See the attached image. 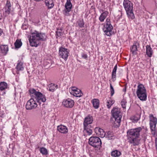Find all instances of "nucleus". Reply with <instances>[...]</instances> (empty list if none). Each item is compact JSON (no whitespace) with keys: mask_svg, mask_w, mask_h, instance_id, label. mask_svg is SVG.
<instances>
[{"mask_svg":"<svg viewBox=\"0 0 157 157\" xmlns=\"http://www.w3.org/2000/svg\"><path fill=\"white\" fill-rule=\"evenodd\" d=\"M36 101L32 98L27 102L25 105L26 109L28 110L35 109L37 106V104Z\"/></svg>","mask_w":157,"mask_h":157,"instance_id":"7","label":"nucleus"},{"mask_svg":"<svg viewBox=\"0 0 157 157\" xmlns=\"http://www.w3.org/2000/svg\"><path fill=\"white\" fill-rule=\"evenodd\" d=\"M74 105V101L70 98L64 100L62 102V105L67 108H72Z\"/></svg>","mask_w":157,"mask_h":157,"instance_id":"12","label":"nucleus"},{"mask_svg":"<svg viewBox=\"0 0 157 157\" xmlns=\"http://www.w3.org/2000/svg\"><path fill=\"white\" fill-rule=\"evenodd\" d=\"M140 116L139 114H136L130 117V119L133 123L137 122L140 119Z\"/></svg>","mask_w":157,"mask_h":157,"instance_id":"26","label":"nucleus"},{"mask_svg":"<svg viewBox=\"0 0 157 157\" xmlns=\"http://www.w3.org/2000/svg\"><path fill=\"white\" fill-rule=\"evenodd\" d=\"M58 131L60 132L63 134H66L68 132L67 128L65 126L60 125L57 127Z\"/></svg>","mask_w":157,"mask_h":157,"instance_id":"15","label":"nucleus"},{"mask_svg":"<svg viewBox=\"0 0 157 157\" xmlns=\"http://www.w3.org/2000/svg\"><path fill=\"white\" fill-rule=\"evenodd\" d=\"M69 53L67 49L63 47L59 48V56L60 57L63 59L65 60H67L68 56Z\"/></svg>","mask_w":157,"mask_h":157,"instance_id":"9","label":"nucleus"},{"mask_svg":"<svg viewBox=\"0 0 157 157\" xmlns=\"http://www.w3.org/2000/svg\"><path fill=\"white\" fill-rule=\"evenodd\" d=\"M136 94L137 97L141 101H145L147 99V93L146 89L142 84L139 83L137 86Z\"/></svg>","mask_w":157,"mask_h":157,"instance_id":"3","label":"nucleus"},{"mask_svg":"<svg viewBox=\"0 0 157 157\" xmlns=\"http://www.w3.org/2000/svg\"><path fill=\"white\" fill-rule=\"evenodd\" d=\"M110 90L111 92V96H113L114 93V91L113 86H112L111 84H110Z\"/></svg>","mask_w":157,"mask_h":157,"instance_id":"42","label":"nucleus"},{"mask_svg":"<svg viewBox=\"0 0 157 157\" xmlns=\"http://www.w3.org/2000/svg\"><path fill=\"white\" fill-rule=\"evenodd\" d=\"M128 17L130 20L135 19V16L133 13V10L126 12Z\"/></svg>","mask_w":157,"mask_h":157,"instance_id":"27","label":"nucleus"},{"mask_svg":"<svg viewBox=\"0 0 157 157\" xmlns=\"http://www.w3.org/2000/svg\"><path fill=\"white\" fill-rule=\"evenodd\" d=\"M71 94L76 97H80L83 94L81 90L78 89L75 92L72 91L71 93Z\"/></svg>","mask_w":157,"mask_h":157,"instance_id":"25","label":"nucleus"},{"mask_svg":"<svg viewBox=\"0 0 157 157\" xmlns=\"http://www.w3.org/2000/svg\"><path fill=\"white\" fill-rule=\"evenodd\" d=\"M139 47V43L137 41L134 42L133 45L130 48L131 51L133 55L137 54V48Z\"/></svg>","mask_w":157,"mask_h":157,"instance_id":"13","label":"nucleus"},{"mask_svg":"<svg viewBox=\"0 0 157 157\" xmlns=\"http://www.w3.org/2000/svg\"><path fill=\"white\" fill-rule=\"evenodd\" d=\"M63 35V32L61 29H57V31H56V37L58 38L60 37L61 36Z\"/></svg>","mask_w":157,"mask_h":157,"instance_id":"38","label":"nucleus"},{"mask_svg":"<svg viewBox=\"0 0 157 157\" xmlns=\"http://www.w3.org/2000/svg\"><path fill=\"white\" fill-rule=\"evenodd\" d=\"M0 51L1 52L6 55L8 51V47L7 45H2L0 46Z\"/></svg>","mask_w":157,"mask_h":157,"instance_id":"19","label":"nucleus"},{"mask_svg":"<svg viewBox=\"0 0 157 157\" xmlns=\"http://www.w3.org/2000/svg\"><path fill=\"white\" fill-rule=\"evenodd\" d=\"M14 45L16 48H20L22 45V43L21 39H17L14 43Z\"/></svg>","mask_w":157,"mask_h":157,"instance_id":"32","label":"nucleus"},{"mask_svg":"<svg viewBox=\"0 0 157 157\" xmlns=\"http://www.w3.org/2000/svg\"><path fill=\"white\" fill-rule=\"evenodd\" d=\"M71 11V10H66L65 9L63 10V13L65 15L68 16L70 15L69 12Z\"/></svg>","mask_w":157,"mask_h":157,"instance_id":"40","label":"nucleus"},{"mask_svg":"<svg viewBox=\"0 0 157 157\" xmlns=\"http://www.w3.org/2000/svg\"><path fill=\"white\" fill-rule=\"evenodd\" d=\"M2 32L3 31L1 29H0V36L2 35Z\"/></svg>","mask_w":157,"mask_h":157,"instance_id":"46","label":"nucleus"},{"mask_svg":"<svg viewBox=\"0 0 157 157\" xmlns=\"http://www.w3.org/2000/svg\"><path fill=\"white\" fill-rule=\"evenodd\" d=\"M123 6L126 12L133 10V4L128 0H124Z\"/></svg>","mask_w":157,"mask_h":157,"instance_id":"11","label":"nucleus"},{"mask_svg":"<svg viewBox=\"0 0 157 157\" xmlns=\"http://www.w3.org/2000/svg\"><path fill=\"white\" fill-rule=\"evenodd\" d=\"M89 144L97 149H100L101 147V142L98 137L92 136L89 139Z\"/></svg>","mask_w":157,"mask_h":157,"instance_id":"6","label":"nucleus"},{"mask_svg":"<svg viewBox=\"0 0 157 157\" xmlns=\"http://www.w3.org/2000/svg\"><path fill=\"white\" fill-rule=\"evenodd\" d=\"M29 91L32 98L36 101L40 97H41V96L43 94L40 92L34 89H30Z\"/></svg>","mask_w":157,"mask_h":157,"instance_id":"8","label":"nucleus"},{"mask_svg":"<svg viewBox=\"0 0 157 157\" xmlns=\"http://www.w3.org/2000/svg\"><path fill=\"white\" fill-rule=\"evenodd\" d=\"M114 101L111 98H109V99L107 100V108H110L111 106L114 104Z\"/></svg>","mask_w":157,"mask_h":157,"instance_id":"35","label":"nucleus"},{"mask_svg":"<svg viewBox=\"0 0 157 157\" xmlns=\"http://www.w3.org/2000/svg\"><path fill=\"white\" fill-rule=\"evenodd\" d=\"M111 113L114 119V122L115 127H118L120 125L122 117L121 113L120 108L117 107L113 108Z\"/></svg>","mask_w":157,"mask_h":157,"instance_id":"4","label":"nucleus"},{"mask_svg":"<svg viewBox=\"0 0 157 157\" xmlns=\"http://www.w3.org/2000/svg\"><path fill=\"white\" fill-rule=\"evenodd\" d=\"M11 5L10 1L7 0L5 7L3 8L4 12L7 14H9L10 13Z\"/></svg>","mask_w":157,"mask_h":157,"instance_id":"16","label":"nucleus"},{"mask_svg":"<svg viewBox=\"0 0 157 157\" xmlns=\"http://www.w3.org/2000/svg\"><path fill=\"white\" fill-rule=\"evenodd\" d=\"M40 152L44 155H46L48 154L47 150L44 147L40 148Z\"/></svg>","mask_w":157,"mask_h":157,"instance_id":"37","label":"nucleus"},{"mask_svg":"<svg viewBox=\"0 0 157 157\" xmlns=\"http://www.w3.org/2000/svg\"><path fill=\"white\" fill-rule=\"evenodd\" d=\"M113 27L111 24L110 19L107 18L106 20V24L103 28L105 34L109 36H111L113 34L112 30Z\"/></svg>","mask_w":157,"mask_h":157,"instance_id":"5","label":"nucleus"},{"mask_svg":"<svg viewBox=\"0 0 157 157\" xmlns=\"http://www.w3.org/2000/svg\"><path fill=\"white\" fill-rule=\"evenodd\" d=\"M17 74H18V72H17Z\"/></svg>","mask_w":157,"mask_h":157,"instance_id":"47","label":"nucleus"},{"mask_svg":"<svg viewBox=\"0 0 157 157\" xmlns=\"http://www.w3.org/2000/svg\"><path fill=\"white\" fill-rule=\"evenodd\" d=\"M78 26L81 28L83 27L84 22L83 21H79L78 22Z\"/></svg>","mask_w":157,"mask_h":157,"instance_id":"41","label":"nucleus"},{"mask_svg":"<svg viewBox=\"0 0 157 157\" xmlns=\"http://www.w3.org/2000/svg\"><path fill=\"white\" fill-rule=\"evenodd\" d=\"M41 97L39 98V99L37 101V102L39 103H41V102H44L46 100V98L45 95L42 94Z\"/></svg>","mask_w":157,"mask_h":157,"instance_id":"34","label":"nucleus"},{"mask_svg":"<svg viewBox=\"0 0 157 157\" xmlns=\"http://www.w3.org/2000/svg\"><path fill=\"white\" fill-rule=\"evenodd\" d=\"M72 5L71 0H67V2L65 5V9L71 10L72 8Z\"/></svg>","mask_w":157,"mask_h":157,"instance_id":"28","label":"nucleus"},{"mask_svg":"<svg viewBox=\"0 0 157 157\" xmlns=\"http://www.w3.org/2000/svg\"><path fill=\"white\" fill-rule=\"evenodd\" d=\"M90 126H84V131L88 135H90L92 133V131L90 128Z\"/></svg>","mask_w":157,"mask_h":157,"instance_id":"23","label":"nucleus"},{"mask_svg":"<svg viewBox=\"0 0 157 157\" xmlns=\"http://www.w3.org/2000/svg\"><path fill=\"white\" fill-rule=\"evenodd\" d=\"M93 118L90 116L89 115L85 118L83 123L84 126H88V124H91L93 121Z\"/></svg>","mask_w":157,"mask_h":157,"instance_id":"17","label":"nucleus"},{"mask_svg":"<svg viewBox=\"0 0 157 157\" xmlns=\"http://www.w3.org/2000/svg\"><path fill=\"white\" fill-rule=\"evenodd\" d=\"M146 52L147 56L149 57H151L153 53V51L151 48L150 46L147 45L146 46Z\"/></svg>","mask_w":157,"mask_h":157,"instance_id":"24","label":"nucleus"},{"mask_svg":"<svg viewBox=\"0 0 157 157\" xmlns=\"http://www.w3.org/2000/svg\"><path fill=\"white\" fill-rule=\"evenodd\" d=\"M82 57L83 59H87V55L85 53H82Z\"/></svg>","mask_w":157,"mask_h":157,"instance_id":"44","label":"nucleus"},{"mask_svg":"<svg viewBox=\"0 0 157 157\" xmlns=\"http://www.w3.org/2000/svg\"><path fill=\"white\" fill-rule=\"evenodd\" d=\"M91 102L94 107L96 109H97L99 107V101L98 99H94L92 100Z\"/></svg>","mask_w":157,"mask_h":157,"instance_id":"22","label":"nucleus"},{"mask_svg":"<svg viewBox=\"0 0 157 157\" xmlns=\"http://www.w3.org/2000/svg\"><path fill=\"white\" fill-rule=\"evenodd\" d=\"M121 155V152L117 150L113 151L111 152V155L113 157H119Z\"/></svg>","mask_w":157,"mask_h":157,"instance_id":"31","label":"nucleus"},{"mask_svg":"<svg viewBox=\"0 0 157 157\" xmlns=\"http://www.w3.org/2000/svg\"><path fill=\"white\" fill-rule=\"evenodd\" d=\"M155 147L157 151V139L156 138L155 139Z\"/></svg>","mask_w":157,"mask_h":157,"instance_id":"45","label":"nucleus"},{"mask_svg":"<svg viewBox=\"0 0 157 157\" xmlns=\"http://www.w3.org/2000/svg\"><path fill=\"white\" fill-rule=\"evenodd\" d=\"M117 69V65L116 64L113 70L112 73V79L113 81L116 80V71Z\"/></svg>","mask_w":157,"mask_h":157,"instance_id":"21","label":"nucleus"},{"mask_svg":"<svg viewBox=\"0 0 157 157\" xmlns=\"http://www.w3.org/2000/svg\"><path fill=\"white\" fill-rule=\"evenodd\" d=\"M16 69L17 71H22L24 70L23 63L21 62H18L16 67Z\"/></svg>","mask_w":157,"mask_h":157,"instance_id":"30","label":"nucleus"},{"mask_svg":"<svg viewBox=\"0 0 157 157\" xmlns=\"http://www.w3.org/2000/svg\"><path fill=\"white\" fill-rule=\"evenodd\" d=\"M57 88L58 86L57 85L51 83L47 87V89L50 91L53 92Z\"/></svg>","mask_w":157,"mask_h":157,"instance_id":"20","label":"nucleus"},{"mask_svg":"<svg viewBox=\"0 0 157 157\" xmlns=\"http://www.w3.org/2000/svg\"><path fill=\"white\" fill-rule=\"evenodd\" d=\"M142 130L140 127L128 130L127 132V137L128 142L134 146L138 145L140 144V138Z\"/></svg>","mask_w":157,"mask_h":157,"instance_id":"1","label":"nucleus"},{"mask_svg":"<svg viewBox=\"0 0 157 157\" xmlns=\"http://www.w3.org/2000/svg\"><path fill=\"white\" fill-rule=\"evenodd\" d=\"M46 5L48 8H51L54 6V2L52 0H46L45 1Z\"/></svg>","mask_w":157,"mask_h":157,"instance_id":"29","label":"nucleus"},{"mask_svg":"<svg viewBox=\"0 0 157 157\" xmlns=\"http://www.w3.org/2000/svg\"><path fill=\"white\" fill-rule=\"evenodd\" d=\"M150 126L151 131H154L155 130V127L157 122V119L153 116L152 114L149 115Z\"/></svg>","mask_w":157,"mask_h":157,"instance_id":"10","label":"nucleus"},{"mask_svg":"<svg viewBox=\"0 0 157 157\" xmlns=\"http://www.w3.org/2000/svg\"><path fill=\"white\" fill-rule=\"evenodd\" d=\"M78 89H77V88H76L75 87H72L71 88V90H70L71 94V93H72V91L75 92V91H76Z\"/></svg>","mask_w":157,"mask_h":157,"instance_id":"43","label":"nucleus"},{"mask_svg":"<svg viewBox=\"0 0 157 157\" xmlns=\"http://www.w3.org/2000/svg\"><path fill=\"white\" fill-rule=\"evenodd\" d=\"M106 138H107L109 140H112L114 138V136L112 132H108L106 135L105 134Z\"/></svg>","mask_w":157,"mask_h":157,"instance_id":"33","label":"nucleus"},{"mask_svg":"<svg viewBox=\"0 0 157 157\" xmlns=\"http://www.w3.org/2000/svg\"><path fill=\"white\" fill-rule=\"evenodd\" d=\"M94 130L96 134L101 138H103L105 136V133L102 129L99 127H96Z\"/></svg>","mask_w":157,"mask_h":157,"instance_id":"14","label":"nucleus"},{"mask_svg":"<svg viewBox=\"0 0 157 157\" xmlns=\"http://www.w3.org/2000/svg\"><path fill=\"white\" fill-rule=\"evenodd\" d=\"M109 13V12L107 11H105L102 12L99 17V21L101 22H103Z\"/></svg>","mask_w":157,"mask_h":157,"instance_id":"18","label":"nucleus"},{"mask_svg":"<svg viewBox=\"0 0 157 157\" xmlns=\"http://www.w3.org/2000/svg\"><path fill=\"white\" fill-rule=\"evenodd\" d=\"M126 101L124 99H123L121 101V105L123 108L125 109L126 108Z\"/></svg>","mask_w":157,"mask_h":157,"instance_id":"39","label":"nucleus"},{"mask_svg":"<svg viewBox=\"0 0 157 157\" xmlns=\"http://www.w3.org/2000/svg\"><path fill=\"white\" fill-rule=\"evenodd\" d=\"M7 84L5 82H2L0 83V90H3L7 87Z\"/></svg>","mask_w":157,"mask_h":157,"instance_id":"36","label":"nucleus"},{"mask_svg":"<svg viewBox=\"0 0 157 157\" xmlns=\"http://www.w3.org/2000/svg\"><path fill=\"white\" fill-rule=\"evenodd\" d=\"M46 37L45 33L35 31L31 33L29 39L30 45L32 47H37L39 44V41H44Z\"/></svg>","mask_w":157,"mask_h":157,"instance_id":"2","label":"nucleus"}]
</instances>
